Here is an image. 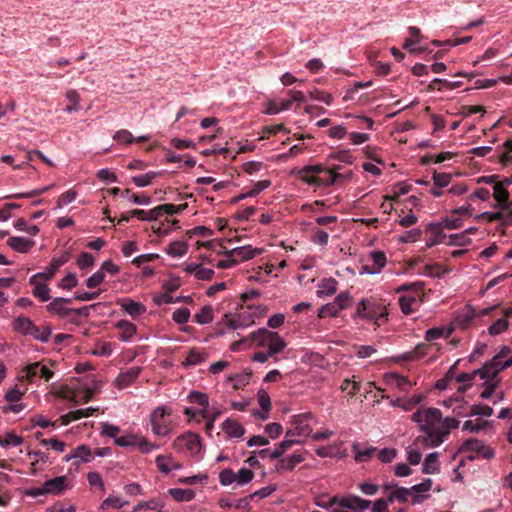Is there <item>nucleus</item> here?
Masks as SVG:
<instances>
[{
    "label": "nucleus",
    "mask_w": 512,
    "mask_h": 512,
    "mask_svg": "<svg viewBox=\"0 0 512 512\" xmlns=\"http://www.w3.org/2000/svg\"><path fill=\"white\" fill-rule=\"evenodd\" d=\"M411 420L418 424L422 435L406 448L407 461L418 465L422 460L421 449L440 446L453 429L459 426V421L453 417H442L437 408L418 409L412 414Z\"/></svg>",
    "instance_id": "f257e3e1"
},
{
    "label": "nucleus",
    "mask_w": 512,
    "mask_h": 512,
    "mask_svg": "<svg viewBox=\"0 0 512 512\" xmlns=\"http://www.w3.org/2000/svg\"><path fill=\"white\" fill-rule=\"evenodd\" d=\"M512 365V351L504 347L484 366L475 371V375L484 380V389L480 393L482 399H489L495 392L501 379L498 374Z\"/></svg>",
    "instance_id": "f03ea898"
},
{
    "label": "nucleus",
    "mask_w": 512,
    "mask_h": 512,
    "mask_svg": "<svg viewBox=\"0 0 512 512\" xmlns=\"http://www.w3.org/2000/svg\"><path fill=\"white\" fill-rule=\"evenodd\" d=\"M242 345L246 348H266L270 354L277 355L285 349L287 344L279 333L260 328L250 333L248 337L234 342L232 350L237 351Z\"/></svg>",
    "instance_id": "7ed1b4c3"
},
{
    "label": "nucleus",
    "mask_w": 512,
    "mask_h": 512,
    "mask_svg": "<svg viewBox=\"0 0 512 512\" xmlns=\"http://www.w3.org/2000/svg\"><path fill=\"white\" fill-rule=\"evenodd\" d=\"M492 196L497 204L495 208H499L494 212H483L477 216L478 219L488 223L497 222L503 229L512 225V211L510 210L511 202L509 201V192L503 183H495Z\"/></svg>",
    "instance_id": "20e7f679"
},
{
    "label": "nucleus",
    "mask_w": 512,
    "mask_h": 512,
    "mask_svg": "<svg viewBox=\"0 0 512 512\" xmlns=\"http://www.w3.org/2000/svg\"><path fill=\"white\" fill-rule=\"evenodd\" d=\"M151 431L155 436H168L175 428L172 410L167 406L156 407L149 416Z\"/></svg>",
    "instance_id": "39448f33"
},
{
    "label": "nucleus",
    "mask_w": 512,
    "mask_h": 512,
    "mask_svg": "<svg viewBox=\"0 0 512 512\" xmlns=\"http://www.w3.org/2000/svg\"><path fill=\"white\" fill-rule=\"evenodd\" d=\"M408 292L399 297V305L401 311L405 315H410L416 312L421 304V294L423 291V284L420 282L412 284H403L396 289V292Z\"/></svg>",
    "instance_id": "423d86ee"
},
{
    "label": "nucleus",
    "mask_w": 512,
    "mask_h": 512,
    "mask_svg": "<svg viewBox=\"0 0 512 512\" xmlns=\"http://www.w3.org/2000/svg\"><path fill=\"white\" fill-rule=\"evenodd\" d=\"M356 314L358 317L372 320L377 326H380L386 320L388 311L382 302L374 298H367L358 303Z\"/></svg>",
    "instance_id": "0eeeda50"
},
{
    "label": "nucleus",
    "mask_w": 512,
    "mask_h": 512,
    "mask_svg": "<svg viewBox=\"0 0 512 512\" xmlns=\"http://www.w3.org/2000/svg\"><path fill=\"white\" fill-rule=\"evenodd\" d=\"M188 207L187 203L183 204H162L159 206H156L150 210H143V209H134L130 211V215L133 216V218H136L140 221H157L162 216H171L174 214H179L183 212Z\"/></svg>",
    "instance_id": "6e6552de"
},
{
    "label": "nucleus",
    "mask_w": 512,
    "mask_h": 512,
    "mask_svg": "<svg viewBox=\"0 0 512 512\" xmlns=\"http://www.w3.org/2000/svg\"><path fill=\"white\" fill-rule=\"evenodd\" d=\"M316 422V416L312 412H304L290 417L287 437L307 438L312 435V423Z\"/></svg>",
    "instance_id": "1a4fd4ad"
},
{
    "label": "nucleus",
    "mask_w": 512,
    "mask_h": 512,
    "mask_svg": "<svg viewBox=\"0 0 512 512\" xmlns=\"http://www.w3.org/2000/svg\"><path fill=\"white\" fill-rule=\"evenodd\" d=\"M94 393L95 388H90L86 384L79 382L63 385L57 392L61 398L71 401L75 405L90 401Z\"/></svg>",
    "instance_id": "9d476101"
},
{
    "label": "nucleus",
    "mask_w": 512,
    "mask_h": 512,
    "mask_svg": "<svg viewBox=\"0 0 512 512\" xmlns=\"http://www.w3.org/2000/svg\"><path fill=\"white\" fill-rule=\"evenodd\" d=\"M116 445L123 448H135L142 454H148L159 448L156 443L151 442L142 434L131 431H125L120 435V437L116 439Z\"/></svg>",
    "instance_id": "9b49d317"
},
{
    "label": "nucleus",
    "mask_w": 512,
    "mask_h": 512,
    "mask_svg": "<svg viewBox=\"0 0 512 512\" xmlns=\"http://www.w3.org/2000/svg\"><path fill=\"white\" fill-rule=\"evenodd\" d=\"M173 448L185 456L199 457L202 452L201 439L196 433L186 432L174 440Z\"/></svg>",
    "instance_id": "f8f14e48"
},
{
    "label": "nucleus",
    "mask_w": 512,
    "mask_h": 512,
    "mask_svg": "<svg viewBox=\"0 0 512 512\" xmlns=\"http://www.w3.org/2000/svg\"><path fill=\"white\" fill-rule=\"evenodd\" d=\"M265 313V308L261 306H247L241 308L238 313L227 320V325L233 329L249 327L254 324L256 318H260Z\"/></svg>",
    "instance_id": "ddd939ff"
},
{
    "label": "nucleus",
    "mask_w": 512,
    "mask_h": 512,
    "mask_svg": "<svg viewBox=\"0 0 512 512\" xmlns=\"http://www.w3.org/2000/svg\"><path fill=\"white\" fill-rule=\"evenodd\" d=\"M370 504V501L355 495L334 496L332 497V504L327 508L334 505L340 512H363L369 508Z\"/></svg>",
    "instance_id": "4468645a"
},
{
    "label": "nucleus",
    "mask_w": 512,
    "mask_h": 512,
    "mask_svg": "<svg viewBox=\"0 0 512 512\" xmlns=\"http://www.w3.org/2000/svg\"><path fill=\"white\" fill-rule=\"evenodd\" d=\"M474 208L471 203L452 209L445 217L442 218V225L446 229L461 228L466 219L473 216Z\"/></svg>",
    "instance_id": "2eb2a0df"
},
{
    "label": "nucleus",
    "mask_w": 512,
    "mask_h": 512,
    "mask_svg": "<svg viewBox=\"0 0 512 512\" xmlns=\"http://www.w3.org/2000/svg\"><path fill=\"white\" fill-rule=\"evenodd\" d=\"M491 309H482L479 313L471 305H465L459 308L452 320L453 329H467L477 316H484L489 313Z\"/></svg>",
    "instance_id": "dca6fc26"
},
{
    "label": "nucleus",
    "mask_w": 512,
    "mask_h": 512,
    "mask_svg": "<svg viewBox=\"0 0 512 512\" xmlns=\"http://www.w3.org/2000/svg\"><path fill=\"white\" fill-rule=\"evenodd\" d=\"M53 375L54 372L49 368L45 361L29 364L23 370V377L31 383L41 379L47 382L53 377Z\"/></svg>",
    "instance_id": "f3484780"
},
{
    "label": "nucleus",
    "mask_w": 512,
    "mask_h": 512,
    "mask_svg": "<svg viewBox=\"0 0 512 512\" xmlns=\"http://www.w3.org/2000/svg\"><path fill=\"white\" fill-rule=\"evenodd\" d=\"M71 303L70 299L63 297L54 298L49 304L46 305V310L54 314L60 318L68 317L70 314L74 313L76 315H83L84 311L87 310V307L80 309H72L69 308L68 305Z\"/></svg>",
    "instance_id": "a211bd4d"
},
{
    "label": "nucleus",
    "mask_w": 512,
    "mask_h": 512,
    "mask_svg": "<svg viewBox=\"0 0 512 512\" xmlns=\"http://www.w3.org/2000/svg\"><path fill=\"white\" fill-rule=\"evenodd\" d=\"M182 270L188 276H193L197 280L209 281L214 277V270L208 267H205L201 263H197L194 261H186L182 264Z\"/></svg>",
    "instance_id": "6ab92c4d"
},
{
    "label": "nucleus",
    "mask_w": 512,
    "mask_h": 512,
    "mask_svg": "<svg viewBox=\"0 0 512 512\" xmlns=\"http://www.w3.org/2000/svg\"><path fill=\"white\" fill-rule=\"evenodd\" d=\"M48 281V279H44L38 273L29 278V284L32 286L31 293L40 302H47L51 298L50 288L47 285Z\"/></svg>",
    "instance_id": "aec40b11"
},
{
    "label": "nucleus",
    "mask_w": 512,
    "mask_h": 512,
    "mask_svg": "<svg viewBox=\"0 0 512 512\" xmlns=\"http://www.w3.org/2000/svg\"><path fill=\"white\" fill-rule=\"evenodd\" d=\"M462 451L473 453L469 456L470 459L477 457L489 459L494 456L493 450L477 439H468L465 441L462 445Z\"/></svg>",
    "instance_id": "412c9836"
},
{
    "label": "nucleus",
    "mask_w": 512,
    "mask_h": 512,
    "mask_svg": "<svg viewBox=\"0 0 512 512\" xmlns=\"http://www.w3.org/2000/svg\"><path fill=\"white\" fill-rule=\"evenodd\" d=\"M383 493L385 494L389 503H406L409 501V499H411L409 488L399 487L394 482L384 484Z\"/></svg>",
    "instance_id": "4be33fe9"
},
{
    "label": "nucleus",
    "mask_w": 512,
    "mask_h": 512,
    "mask_svg": "<svg viewBox=\"0 0 512 512\" xmlns=\"http://www.w3.org/2000/svg\"><path fill=\"white\" fill-rule=\"evenodd\" d=\"M71 488V481L66 475L48 479L44 482V490L47 492V495H62Z\"/></svg>",
    "instance_id": "5701e85b"
},
{
    "label": "nucleus",
    "mask_w": 512,
    "mask_h": 512,
    "mask_svg": "<svg viewBox=\"0 0 512 512\" xmlns=\"http://www.w3.org/2000/svg\"><path fill=\"white\" fill-rule=\"evenodd\" d=\"M371 264L362 266L361 273L379 274L387 264V257L383 251H371L368 255Z\"/></svg>",
    "instance_id": "b1692460"
},
{
    "label": "nucleus",
    "mask_w": 512,
    "mask_h": 512,
    "mask_svg": "<svg viewBox=\"0 0 512 512\" xmlns=\"http://www.w3.org/2000/svg\"><path fill=\"white\" fill-rule=\"evenodd\" d=\"M116 305L134 319L147 311V308L143 303L137 302L129 297L118 298L116 300Z\"/></svg>",
    "instance_id": "393cba45"
},
{
    "label": "nucleus",
    "mask_w": 512,
    "mask_h": 512,
    "mask_svg": "<svg viewBox=\"0 0 512 512\" xmlns=\"http://www.w3.org/2000/svg\"><path fill=\"white\" fill-rule=\"evenodd\" d=\"M383 382L391 388H397L401 392H408L413 387V383L408 377L396 372L385 373L383 375Z\"/></svg>",
    "instance_id": "a878e982"
},
{
    "label": "nucleus",
    "mask_w": 512,
    "mask_h": 512,
    "mask_svg": "<svg viewBox=\"0 0 512 512\" xmlns=\"http://www.w3.org/2000/svg\"><path fill=\"white\" fill-rule=\"evenodd\" d=\"M321 172L322 165H308L298 170L297 176L301 181L310 186L320 187L319 174Z\"/></svg>",
    "instance_id": "bb28decb"
},
{
    "label": "nucleus",
    "mask_w": 512,
    "mask_h": 512,
    "mask_svg": "<svg viewBox=\"0 0 512 512\" xmlns=\"http://www.w3.org/2000/svg\"><path fill=\"white\" fill-rule=\"evenodd\" d=\"M433 481L429 478L409 488L410 498L413 504L420 503L429 497Z\"/></svg>",
    "instance_id": "cd10ccee"
},
{
    "label": "nucleus",
    "mask_w": 512,
    "mask_h": 512,
    "mask_svg": "<svg viewBox=\"0 0 512 512\" xmlns=\"http://www.w3.org/2000/svg\"><path fill=\"white\" fill-rule=\"evenodd\" d=\"M445 227L442 225V222L439 223H430L427 226L426 233V246L433 247L437 244L443 243L446 239V235L443 232Z\"/></svg>",
    "instance_id": "c85d7f7f"
},
{
    "label": "nucleus",
    "mask_w": 512,
    "mask_h": 512,
    "mask_svg": "<svg viewBox=\"0 0 512 512\" xmlns=\"http://www.w3.org/2000/svg\"><path fill=\"white\" fill-rule=\"evenodd\" d=\"M179 221L176 219H168L165 218L164 221H153L151 224V231L158 237H163L169 235L172 231L179 229Z\"/></svg>",
    "instance_id": "c756f323"
},
{
    "label": "nucleus",
    "mask_w": 512,
    "mask_h": 512,
    "mask_svg": "<svg viewBox=\"0 0 512 512\" xmlns=\"http://www.w3.org/2000/svg\"><path fill=\"white\" fill-rule=\"evenodd\" d=\"M6 244L12 250L25 254L32 250L35 246V241L25 237L12 236L7 239Z\"/></svg>",
    "instance_id": "7c9ffc66"
},
{
    "label": "nucleus",
    "mask_w": 512,
    "mask_h": 512,
    "mask_svg": "<svg viewBox=\"0 0 512 512\" xmlns=\"http://www.w3.org/2000/svg\"><path fill=\"white\" fill-rule=\"evenodd\" d=\"M94 457L93 451L86 445H80L73 449L69 454L64 457L65 462L72 461L77 459L78 461L75 463L78 465L79 463H88Z\"/></svg>",
    "instance_id": "2f4dec72"
},
{
    "label": "nucleus",
    "mask_w": 512,
    "mask_h": 512,
    "mask_svg": "<svg viewBox=\"0 0 512 512\" xmlns=\"http://www.w3.org/2000/svg\"><path fill=\"white\" fill-rule=\"evenodd\" d=\"M68 260L69 255L67 253H63L58 257H53L46 269L43 272H39L38 274L41 275L44 279H48L50 281L54 278L60 267L67 263Z\"/></svg>",
    "instance_id": "473e14b6"
},
{
    "label": "nucleus",
    "mask_w": 512,
    "mask_h": 512,
    "mask_svg": "<svg viewBox=\"0 0 512 512\" xmlns=\"http://www.w3.org/2000/svg\"><path fill=\"white\" fill-rule=\"evenodd\" d=\"M141 369L139 367H130L125 371L119 373L115 380L117 388L124 389L135 382L140 374Z\"/></svg>",
    "instance_id": "72a5a7b5"
},
{
    "label": "nucleus",
    "mask_w": 512,
    "mask_h": 512,
    "mask_svg": "<svg viewBox=\"0 0 512 512\" xmlns=\"http://www.w3.org/2000/svg\"><path fill=\"white\" fill-rule=\"evenodd\" d=\"M115 328L119 330L118 338L123 342L132 341L133 337L137 333L136 325L128 320L117 321L115 323Z\"/></svg>",
    "instance_id": "f704fd0d"
},
{
    "label": "nucleus",
    "mask_w": 512,
    "mask_h": 512,
    "mask_svg": "<svg viewBox=\"0 0 512 512\" xmlns=\"http://www.w3.org/2000/svg\"><path fill=\"white\" fill-rule=\"evenodd\" d=\"M263 248L252 247L251 245L236 247L231 250L232 255L241 261H247L263 254Z\"/></svg>",
    "instance_id": "c9c22d12"
},
{
    "label": "nucleus",
    "mask_w": 512,
    "mask_h": 512,
    "mask_svg": "<svg viewBox=\"0 0 512 512\" xmlns=\"http://www.w3.org/2000/svg\"><path fill=\"white\" fill-rule=\"evenodd\" d=\"M352 451L356 462H367L374 457L377 449L373 446L355 442L352 444Z\"/></svg>",
    "instance_id": "e433bc0d"
},
{
    "label": "nucleus",
    "mask_w": 512,
    "mask_h": 512,
    "mask_svg": "<svg viewBox=\"0 0 512 512\" xmlns=\"http://www.w3.org/2000/svg\"><path fill=\"white\" fill-rule=\"evenodd\" d=\"M156 466L161 473L168 474L179 470L182 465L174 460L171 455H158L155 459Z\"/></svg>",
    "instance_id": "4c0bfd02"
},
{
    "label": "nucleus",
    "mask_w": 512,
    "mask_h": 512,
    "mask_svg": "<svg viewBox=\"0 0 512 512\" xmlns=\"http://www.w3.org/2000/svg\"><path fill=\"white\" fill-rule=\"evenodd\" d=\"M208 359V353L201 348H191L185 360L182 362L184 367L196 366L204 363Z\"/></svg>",
    "instance_id": "58836bf2"
},
{
    "label": "nucleus",
    "mask_w": 512,
    "mask_h": 512,
    "mask_svg": "<svg viewBox=\"0 0 512 512\" xmlns=\"http://www.w3.org/2000/svg\"><path fill=\"white\" fill-rule=\"evenodd\" d=\"M425 396L423 394H414L409 398H398L396 400L391 401V405L394 407H399L404 411H411L416 408L422 401Z\"/></svg>",
    "instance_id": "ea45409f"
},
{
    "label": "nucleus",
    "mask_w": 512,
    "mask_h": 512,
    "mask_svg": "<svg viewBox=\"0 0 512 512\" xmlns=\"http://www.w3.org/2000/svg\"><path fill=\"white\" fill-rule=\"evenodd\" d=\"M96 408L88 407L84 409H77L70 411L65 415H62L59 419L60 425H68L72 421L79 420L81 418L90 417L96 411Z\"/></svg>",
    "instance_id": "a19ab883"
},
{
    "label": "nucleus",
    "mask_w": 512,
    "mask_h": 512,
    "mask_svg": "<svg viewBox=\"0 0 512 512\" xmlns=\"http://www.w3.org/2000/svg\"><path fill=\"white\" fill-rule=\"evenodd\" d=\"M222 430L228 438H240L245 433L244 427L237 420L231 418L222 423Z\"/></svg>",
    "instance_id": "79ce46f5"
},
{
    "label": "nucleus",
    "mask_w": 512,
    "mask_h": 512,
    "mask_svg": "<svg viewBox=\"0 0 512 512\" xmlns=\"http://www.w3.org/2000/svg\"><path fill=\"white\" fill-rule=\"evenodd\" d=\"M291 104L288 98L285 99H272L265 103L264 113L268 115H275L282 111L290 110Z\"/></svg>",
    "instance_id": "37998d69"
},
{
    "label": "nucleus",
    "mask_w": 512,
    "mask_h": 512,
    "mask_svg": "<svg viewBox=\"0 0 512 512\" xmlns=\"http://www.w3.org/2000/svg\"><path fill=\"white\" fill-rule=\"evenodd\" d=\"M164 503L159 499H150L134 506L132 512H167Z\"/></svg>",
    "instance_id": "c03bdc74"
},
{
    "label": "nucleus",
    "mask_w": 512,
    "mask_h": 512,
    "mask_svg": "<svg viewBox=\"0 0 512 512\" xmlns=\"http://www.w3.org/2000/svg\"><path fill=\"white\" fill-rule=\"evenodd\" d=\"M430 345L421 343L418 344L413 350L405 352L397 357V360L402 361H415L427 355Z\"/></svg>",
    "instance_id": "a18cd8bd"
},
{
    "label": "nucleus",
    "mask_w": 512,
    "mask_h": 512,
    "mask_svg": "<svg viewBox=\"0 0 512 512\" xmlns=\"http://www.w3.org/2000/svg\"><path fill=\"white\" fill-rule=\"evenodd\" d=\"M430 345L421 343L418 344L413 350L405 352L397 357V360L402 361H415L427 355Z\"/></svg>",
    "instance_id": "49530a36"
},
{
    "label": "nucleus",
    "mask_w": 512,
    "mask_h": 512,
    "mask_svg": "<svg viewBox=\"0 0 512 512\" xmlns=\"http://www.w3.org/2000/svg\"><path fill=\"white\" fill-rule=\"evenodd\" d=\"M512 317V307L506 308L504 310V317L496 320L490 327L488 328V332L490 335H499L504 332L508 328V318Z\"/></svg>",
    "instance_id": "de8ad7c7"
},
{
    "label": "nucleus",
    "mask_w": 512,
    "mask_h": 512,
    "mask_svg": "<svg viewBox=\"0 0 512 512\" xmlns=\"http://www.w3.org/2000/svg\"><path fill=\"white\" fill-rule=\"evenodd\" d=\"M337 286L338 282L334 278H324L318 285L317 296L320 298L332 296L337 291Z\"/></svg>",
    "instance_id": "09e8293b"
},
{
    "label": "nucleus",
    "mask_w": 512,
    "mask_h": 512,
    "mask_svg": "<svg viewBox=\"0 0 512 512\" xmlns=\"http://www.w3.org/2000/svg\"><path fill=\"white\" fill-rule=\"evenodd\" d=\"M440 470L439 453L432 452L426 456L423 462L422 471L426 474H435Z\"/></svg>",
    "instance_id": "8fccbe9b"
},
{
    "label": "nucleus",
    "mask_w": 512,
    "mask_h": 512,
    "mask_svg": "<svg viewBox=\"0 0 512 512\" xmlns=\"http://www.w3.org/2000/svg\"><path fill=\"white\" fill-rule=\"evenodd\" d=\"M187 251V243L180 240L173 241L165 247V252L173 258L183 257L187 253Z\"/></svg>",
    "instance_id": "3c124183"
},
{
    "label": "nucleus",
    "mask_w": 512,
    "mask_h": 512,
    "mask_svg": "<svg viewBox=\"0 0 512 512\" xmlns=\"http://www.w3.org/2000/svg\"><path fill=\"white\" fill-rule=\"evenodd\" d=\"M168 494L177 502H189L196 496L194 490L182 488H170Z\"/></svg>",
    "instance_id": "603ef678"
},
{
    "label": "nucleus",
    "mask_w": 512,
    "mask_h": 512,
    "mask_svg": "<svg viewBox=\"0 0 512 512\" xmlns=\"http://www.w3.org/2000/svg\"><path fill=\"white\" fill-rule=\"evenodd\" d=\"M251 372H241L237 374H231L227 377V381L232 384V387L236 390L243 389L250 383Z\"/></svg>",
    "instance_id": "864d4df0"
},
{
    "label": "nucleus",
    "mask_w": 512,
    "mask_h": 512,
    "mask_svg": "<svg viewBox=\"0 0 512 512\" xmlns=\"http://www.w3.org/2000/svg\"><path fill=\"white\" fill-rule=\"evenodd\" d=\"M304 461V457L301 454H291L285 458H282L277 464L278 470L291 471L296 465Z\"/></svg>",
    "instance_id": "5fc2aeb1"
},
{
    "label": "nucleus",
    "mask_w": 512,
    "mask_h": 512,
    "mask_svg": "<svg viewBox=\"0 0 512 512\" xmlns=\"http://www.w3.org/2000/svg\"><path fill=\"white\" fill-rule=\"evenodd\" d=\"M338 167L325 168L322 166V172L319 174L320 186H329L336 182L339 174L337 173Z\"/></svg>",
    "instance_id": "6e6d98bb"
},
{
    "label": "nucleus",
    "mask_w": 512,
    "mask_h": 512,
    "mask_svg": "<svg viewBox=\"0 0 512 512\" xmlns=\"http://www.w3.org/2000/svg\"><path fill=\"white\" fill-rule=\"evenodd\" d=\"M213 308L210 305L203 306L194 314V321L199 325L209 324L213 321Z\"/></svg>",
    "instance_id": "4d7b16f0"
},
{
    "label": "nucleus",
    "mask_w": 512,
    "mask_h": 512,
    "mask_svg": "<svg viewBox=\"0 0 512 512\" xmlns=\"http://www.w3.org/2000/svg\"><path fill=\"white\" fill-rule=\"evenodd\" d=\"M34 323L27 317H17L13 321V329L23 335H30Z\"/></svg>",
    "instance_id": "13d9d810"
},
{
    "label": "nucleus",
    "mask_w": 512,
    "mask_h": 512,
    "mask_svg": "<svg viewBox=\"0 0 512 512\" xmlns=\"http://www.w3.org/2000/svg\"><path fill=\"white\" fill-rule=\"evenodd\" d=\"M65 97L68 100V102L70 103V105H68L65 108V111L67 113H72V112H76V111L80 110L81 97H80V94L76 90L69 89L66 92Z\"/></svg>",
    "instance_id": "bf43d9fd"
},
{
    "label": "nucleus",
    "mask_w": 512,
    "mask_h": 512,
    "mask_svg": "<svg viewBox=\"0 0 512 512\" xmlns=\"http://www.w3.org/2000/svg\"><path fill=\"white\" fill-rule=\"evenodd\" d=\"M77 196L78 191L75 188L68 189L58 197L55 208L61 209L64 206L71 204L76 200Z\"/></svg>",
    "instance_id": "052dcab7"
},
{
    "label": "nucleus",
    "mask_w": 512,
    "mask_h": 512,
    "mask_svg": "<svg viewBox=\"0 0 512 512\" xmlns=\"http://www.w3.org/2000/svg\"><path fill=\"white\" fill-rule=\"evenodd\" d=\"M360 387V382L356 381L355 376H353L352 379H344L340 389L342 392H346L348 396L354 397L360 391Z\"/></svg>",
    "instance_id": "680f3d73"
},
{
    "label": "nucleus",
    "mask_w": 512,
    "mask_h": 512,
    "mask_svg": "<svg viewBox=\"0 0 512 512\" xmlns=\"http://www.w3.org/2000/svg\"><path fill=\"white\" fill-rule=\"evenodd\" d=\"M451 332H452V330L449 328L434 327V328L428 329L425 332V340L433 341V340H437L442 337L448 338L451 335Z\"/></svg>",
    "instance_id": "e2e57ef3"
},
{
    "label": "nucleus",
    "mask_w": 512,
    "mask_h": 512,
    "mask_svg": "<svg viewBox=\"0 0 512 512\" xmlns=\"http://www.w3.org/2000/svg\"><path fill=\"white\" fill-rule=\"evenodd\" d=\"M23 443V438L15 433L0 435V446L3 448L17 447Z\"/></svg>",
    "instance_id": "0e129e2a"
},
{
    "label": "nucleus",
    "mask_w": 512,
    "mask_h": 512,
    "mask_svg": "<svg viewBox=\"0 0 512 512\" xmlns=\"http://www.w3.org/2000/svg\"><path fill=\"white\" fill-rule=\"evenodd\" d=\"M128 504L127 500L119 496H109L101 504L100 509L105 510L109 508L121 509Z\"/></svg>",
    "instance_id": "69168bd1"
},
{
    "label": "nucleus",
    "mask_w": 512,
    "mask_h": 512,
    "mask_svg": "<svg viewBox=\"0 0 512 512\" xmlns=\"http://www.w3.org/2000/svg\"><path fill=\"white\" fill-rule=\"evenodd\" d=\"M113 352V344L107 341H98L94 344L92 353L96 356L109 357Z\"/></svg>",
    "instance_id": "338daca9"
},
{
    "label": "nucleus",
    "mask_w": 512,
    "mask_h": 512,
    "mask_svg": "<svg viewBox=\"0 0 512 512\" xmlns=\"http://www.w3.org/2000/svg\"><path fill=\"white\" fill-rule=\"evenodd\" d=\"M29 336L41 342H47L51 336V329L49 326H36L34 324Z\"/></svg>",
    "instance_id": "774afa93"
}]
</instances>
